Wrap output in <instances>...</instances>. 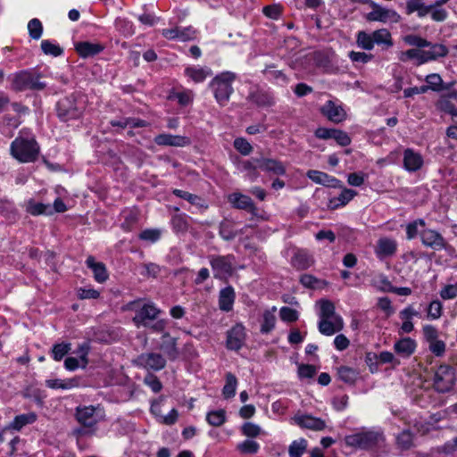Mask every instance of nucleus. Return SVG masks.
<instances>
[{
  "label": "nucleus",
  "mask_w": 457,
  "mask_h": 457,
  "mask_svg": "<svg viewBox=\"0 0 457 457\" xmlns=\"http://www.w3.org/2000/svg\"><path fill=\"white\" fill-rule=\"evenodd\" d=\"M125 309L135 312L132 321L138 328L144 327L153 332L160 333L166 328L167 321L162 319L158 320L161 310L152 303H142L140 300L132 301Z\"/></svg>",
  "instance_id": "f257e3e1"
},
{
  "label": "nucleus",
  "mask_w": 457,
  "mask_h": 457,
  "mask_svg": "<svg viewBox=\"0 0 457 457\" xmlns=\"http://www.w3.org/2000/svg\"><path fill=\"white\" fill-rule=\"evenodd\" d=\"M347 446L355 449L372 451L383 447L386 436L380 428L361 429L345 437Z\"/></svg>",
  "instance_id": "f03ea898"
},
{
  "label": "nucleus",
  "mask_w": 457,
  "mask_h": 457,
  "mask_svg": "<svg viewBox=\"0 0 457 457\" xmlns=\"http://www.w3.org/2000/svg\"><path fill=\"white\" fill-rule=\"evenodd\" d=\"M39 145L35 138L16 137L11 144L10 152L20 162H33L39 154Z\"/></svg>",
  "instance_id": "7ed1b4c3"
},
{
  "label": "nucleus",
  "mask_w": 457,
  "mask_h": 457,
  "mask_svg": "<svg viewBox=\"0 0 457 457\" xmlns=\"http://www.w3.org/2000/svg\"><path fill=\"white\" fill-rule=\"evenodd\" d=\"M85 111V103L71 95L60 99L56 104V112L62 121L79 119Z\"/></svg>",
  "instance_id": "20e7f679"
},
{
  "label": "nucleus",
  "mask_w": 457,
  "mask_h": 457,
  "mask_svg": "<svg viewBox=\"0 0 457 457\" xmlns=\"http://www.w3.org/2000/svg\"><path fill=\"white\" fill-rule=\"evenodd\" d=\"M236 75L232 72L226 71L217 75L210 83V87L213 90L217 102L224 105L226 104L233 93L232 82L235 80Z\"/></svg>",
  "instance_id": "39448f33"
},
{
  "label": "nucleus",
  "mask_w": 457,
  "mask_h": 457,
  "mask_svg": "<svg viewBox=\"0 0 457 457\" xmlns=\"http://www.w3.org/2000/svg\"><path fill=\"white\" fill-rule=\"evenodd\" d=\"M11 88L21 92L25 90H42L46 84L40 81V75L29 71H21L12 75Z\"/></svg>",
  "instance_id": "423d86ee"
},
{
  "label": "nucleus",
  "mask_w": 457,
  "mask_h": 457,
  "mask_svg": "<svg viewBox=\"0 0 457 457\" xmlns=\"http://www.w3.org/2000/svg\"><path fill=\"white\" fill-rule=\"evenodd\" d=\"M101 409L99 406L84 405L78 406L75 409V419L80 426L88 428L89 430L96 431V427L100 421Z\"/></svg>",
  "instance_id": "0eeeda50"
},
{
  "label": "nucleus",
  "mask_w": 457,
  "mask_h": 457,
  "mask_svg": "<svg viewBox=\"0 0 457 457\" xmlns=\"http://www.w3.org/2000/svg\"><path fill=\"white\" fill-rule=\"evenodd\" d=\"M455 383L454 370L448 365H440L434 375V387L439 393L452 390Z\"/></svg>",
  "instance_id": "6e6552de"
},
{
  "label": "nucleus",
  "mask_w": 457,
  "mask_h": 457,
  "mask_svg": "<svg viewBox=\"0 0 457 457\" xmlns=\"http://www.w3.org/2000/svg\"><path fill=\"white\" fill-rule=\"evenodd\" d=\"M369 4L372 11L368 12L365 16L368 21L398 23L401 21L400 14L395 10L383 7L371 0Z\"/></svg>",
  "instance_id": "1a4fd4ad"
},
{
  "label": "nucleus",
  "mask_w": 457,
  "mask_h": 457,
  "mask_svg": "<svg viewBox=\"0 0 457 457\" xmlns=\"http://www.w3.org/2000/svg\"><path fill=\"white\" fill-rule=\"evenodd\" d=\"M234 256L213 255L210 258V264L214 272V278L223 279L232 275Z\"/></svg>",
  "instance_id": "9d476101"
},
{
  "label": "nucleus",
  "mask_w": 457,
  "mask_h": 457,
  "mask_svg": "<svg viewBox=\"0 0 457 457\" xmlns=\"http://www.w3.org/2000/svg\"><path fill=\"white\" fill-rule=\"evenodd\" d=\"M420 237L422 245L433 250L446 249L448 243L437 230L431 228H422L420 232Z\"/></svg>",
  "instance_id": "9b49d317"
},
{
  "label": "nucleus",
  "mask_w": 457,
  "mask_h": 457,
  "mask_svg": "<svg viewBox=\"0 0 457 457\" xmlns=\"http://www.w3.org/2000/svg\"><path fill=\"white\" fill-rule=\"evenodd\" d=\"M137 362L139 366L155 371L162 370L166 365L165 358L157 353H145L137 357Z\"/></svg>",
  "instance_id": "f8f14e48"
},
{
  "label": "nucleus",
  "mask_w": 457,
  "mask_h": 457,
  "mask_svg": "<svg viewBox=\"0 0 457 457\" xmlns=\"http://www.w3.org/2000/svg\"><path fill=\"white\" fill-rule=\"evenodd\" d=\"M246 100L258 106V107H270L275 104L273 96L269 92L258 87L253 88L247 97Z\"/></svg>",
  "instance_id": "ddd939ff"
},
{
  "label": "nucleus",
  "mask_w": 457,
  "mask_h": 457,
  "mask_svg": "<svg viewBox=\"0 0 457 457\" xmlns=\"http://www.w3.org/2000/svg\"><path fill=\"white\" fill-rule=\"evenodd\" d=\"M320 112L334 123H340L346 119L344 108L334 101L328 100L320 108Z\"/></svg>",
  "instance_id": "4468645a"
},
{
  "label": "nucleus",
  "mask_w": 457,
  "mask_h": 457,
  "mask_svg": "<svg viewBox=\"0 0 457 457\" xmlns=\"http://www.w3.org/2000/svg\"><path fill=\"white\" fill-rule=\"evenodd\" d=\"M245 339V327L237 324L227 333V347L229 350H239Z\"/></svg>",
  "instance_id": "2eb2a0df"
},
{
  "label": "nucleus",
  "mask_w": 457,
  "mask_h": 457,
  "mask_svg": "<svg viewBox=\"0 0 457 457\" xmlns=\"http://www.w3.org/2000/svg\"><path fill=\"white\" fill-rule=\"evenodd\" d=\"M293 420L299 427L314 431H321L326 428V422L323 420L308 414H296Z\"/></svg>",
  "instance_id": "dca6fc26"
},
{
  "label": "nucleus",
  "mask_w": 457,
  "mask_h": 457,
  "mask_svg": "<svg viewBox=\"0 0 457 457\" xmlns=\"http://www.w3.org/2000/svg\"><path fill=\"white\" fill-rule=\"evenodd\" d=\"M307 177L316 184L334 188L343 187L339 179L320 170H311L307 172Z\"/></svg>",
  "instance_id": "f3484780"
},
{
  "label": "nucleus",
  "mask_w": 457,
  "mask_h": 457,
  "mask_svg": "<svg viewBox=\"0 0 457 457\" xmlns=\"http://www.w3.org/2000/svg\"><path fill=\"white\" fill-rule=\"evenodd\" d=\"M403 168L409 172H415L423 166V157L418 152L411 148H406L403 151Z\"/></svg>",
  "instance_id": "a211bd4d"
},
{
  "label": "nucleus",
  "mask_w": 457,
  "mask_h": 457,
  "mask_svg": "<svg viewBox=\"0 0 457 457\" xmlns=\"http://www.w3.org/2000/svg\"><path fill=\"white\" fill-rule=\"evenodd\" d=\"M162 342L160 344V350L170 361H174L179 356V349L177 347V338L171 337L170 333L165 332L162 336Z\"/></svg>",
  "instance_id": "6ab92c4d"
},
{
  "label": "nucleus",
  "mask_w": 457,
  "mask_h": 457,
  "mask_svg": "<svg viewBox=\"0 0 457 457\" xmlns=\"http://www.w3.org/2000/svg\"><path fill=\"white\" fill-rule=\"evenodd\" d=\"M319 331L325 336H332L336 332L340 331L344 327L341 317H334L331 319H320L319 322Z\"/></svg>",
  "instance_id": "aec40b11"
},
{
  "label": "nucleus",
  "mask_w": 457,
  "mask_h": 457,
  "mask_svg": "<svg viewBox=\"0 0 457 457\" xmlns=\"http://www.w3.org/2000/svg\"><path fill=\"white\" fill-rule=\"evenodd\" d=\"M154 142L158 145L170 146H186L190 144V139L187 137L175 136L170 134H160L154 137Z\"/></svg>",
  "instance_id": "412c9836"
},
{
  "label": "nucleus",
  "mask_w": 457,
  "mask_h": 457,
  "mask_svg": "<svg viewBox=\"0 0 457 457\" xmlns=\"http://www.w3.org/2000/svg\"><path fill=\"white\" fill-rule=\"evenodd\" d=\"M397 244L394 239L381 237L378 240L375 253L379 259L392 256L396 252Z\"/></svg>",
  "instance_id": "4be33fe9"
},
{
  "label": "nucleus",
  "mask_w": 457,
  "mask_h": 457,
  "mask_svg": "<svg viewBox=\"0 0 457 457\" xmlns=\"http://www.w3.org/2000/svg\"><path fill=\"white\" fill-rule=\"evenodd\" d=\"M228 202L237 209L245 210L250 212H254L256 210L253 200L241 193L230 194L228 195Z\"/></svg>",
  "instance_id": "5701e85b"
},
{
  "label": "nucleus",
  "mask_w": 457,
  "mask_h": 457,
  "mask_svg": "<svg viewBox=\"0 0 457 457\" xmlns=\"http://www.w3.org/2000/svg\"><path fill=\"white\" fill-rule=\"evenodd\" d=\"M86 264L87 268L93 271L94 278L97 282L103 283L106 281L108 278V272L104 263L96 262L95 258L90 255L87 258Z\"/></svg>",
  "instance_id": "b1692460"
},
{
  "label": "nucleus",
  "mask_w": 457,
  "mask_h": 457,
  "mask_svg": "<svg viewBox=\"0 0 457 457\" xmlns=\"http://www.w3.org/2000/svg\"><path fill=\"white\" fill-rule=\"evenodd\" d=\"M259 169L276 175H284L286 173V168L283 163L276 159L260 158Z\"/></svg>",
  "instance_id": "393cba45"
},
{
  "label": "nucleus",
  "mask_w": 457,
  "mask_h": 457,
  "mask_svg": "<svg viewBox=\"0 0 457 457\" xmlns=\"http://www.w3.org/2000/svg\"><path fill=\"white\" fill-rule=\"evenodd\" d=\"M343 190L338 196L329 200L328 207L332 210L346 205L356 195L357 192L346 187H341Z\"/></svg>",
  "instance_id": "a878e982"
},
{
  "label": "nucleus",
  "mask_w": 457,
  "mask_h": 457,
  "mask_svg": "<svg viewBox=\"0 0 457 457\" xmlns=\"http://www.w3.org/2000/svg\"><path fill=\"white\" fill-rule=\"evenodd\" d=\"M236 295L232 287L228 286L220 291L219 307L221 311L229 312L233 308Z\"/></svg>",
  "instance_id": "bb28decb"
},
{
  "label": "nucleus",
  "mask_w": 457,
  "mask_h": 457,
  "mask_svg": "<svg viewBox=\"0 0 457 457\" xmlns=\"http://www.w3.org/2000/svg\"><path fill=\"white\" fill-rule=\"evenodd\" d=\"M76 51L82 58L94 56L104 50V46L100 44L90 42H79L76 45Z\"/></svg>",
  "instance_id": "cd10ccee"
},
{
  "label": "nucleus",
  "mask_w": 457,
  "mask_h": 457,
  "mask_svg": "<svg viewBox=\"0 0 457 457\" xmlns=\"http://www.w3.org/2000/svg\"><path fill=\"white\" fill-rule=\"evenodd\" d=\"M374 46H382L383 48L388 49L394 43L391 33L387 29H379L372 32Z\"/></svg>",
  "instance_id": "c85d7f7f"
},
{
  "label": "nucleus",
  "mask_w": 457,
  "mask_h": 457,
  "mask_svg": "<svg viewBox=\"0 0 457 457\" xmlns=\"http://www.w3.org/2000/svg\"><path fill=\"white\" fill-rule=\"evenodd\" d=\"M185 74L194 82L200 83L212 75V71L207 67L193 66L187 67L185 70Z\"/></svg>",
  "instance_id": "c756f323"
},
{
  "label": "nucleus",
  "mask_w": 457,
  "mask_h": 457,
  "mask_svg": "<svg viewBox=\"0 0 457 457\" xmlns=\"http://www.w3.org/2000/svg\"><path fill=\"white\" fill-rule=\"evenodd\" d=\"M314 261L311 254L305 251H298L292 258V265L297 270H306L313 264Z\"/></svg>",
  "instance_id": "7c9ffc66"
},
{
  "label": "nucleus",
  "mask_w": 457,
  "mask_h": 457,
  "mask_svg": "<svg viewBox=\"0 0 457 457\" xmlns=\"http://www.w3.org/2000/svg\"><path fill=\"white\" fill-rule=\"evenodd\" d=\"M395 351L404 357L411 355L416 348V343L410 337L403 338L395 344Z\"/></svg>",
  "instance_id": "2f4dec72"
},
{
  "label": "nucleus",
  "mask_w": 457,
  "mask_h": 457,
  "mask_svg": "<svg viewBox=\"0 0 457 457\" xmlns=\"http://www.w3.org/2000/svg\"><path fill=\"white\" fill-rule=\"evenodd\" d=\"M427 90L434 92H441L443 90L449 89V85H445L443 79L437 73H431L425 78Z\"/></svg>",
  "instance_id": "473e14b6"
},
{
  "label": "nucleus",
  "mask_w": 457,
  "mask_h": 457,
  "mask_svg": "<svg viewBox=\"0 0 457 457\" xmlns=\"http://www.w3.org/2000/svg\"><path fill=\"white\" fill-rule=\"evenodd\" d=\"M26 212L34 216L41 214L50 215L54 213L50 204L37 203L33 199L27 202Z\"/></svg>",
  "instance_id": "72a5a7b5"
},
{
  "label": "nucleus",
  "mask_w": 457,
  "mask_h": 457,
  "mask_svg": "<svg viewBox=\"0 0 457 457\" xmlns=\"http://www.w3.org/2000/svg\"><path fill=\"white\" fill-rule=\"evenodd\" d=\"M46 386L52 389H71L79 386V379L72 378L69 379H48L46 381Z\"/></svg>",
  "instance_id": "f704fd0d"
},
{
  "label": "nucleus",
  "mask_w": 457,
  "mask_h": 457,
  "mask_svg": "<svg viewBox=\"0 0 457 457\" xmlns=\"http://www.w3.org/2000/svg\"><path fill=\"white\" fill-rule=\"evenodd\" d=\"M260 158H252L241 162V170L246 172V176L251 181H255L259 177L257 169L259 168Z\"/></svg>",
  "instance_id": "c9c22d12"
},
{
  "label": "nucleus",
  "mask_w": 457,
  "mask_h": 457,
  "mask_svg": "<svg viewBox=\"0 0 457 457\" xmlns=\"http://www.w3.org/2000/svg\"><path fill=\"white\" fill-rule=\"evenodd\" d=\"M425 50L427 62L436 60L439 57H445L448 54V48L443 44H432Z\"/></svg>",
  "instance_id": "e433bc0d"
},
{
  "label": "nucleus",
  "mask_w": 457,
  "mask_h": 457,
  "mask_svg": "<svg viewBox=\"0 0 457 457\" xmlns=\"http://www.w3.org/2000/svg\"><path fill=\"white\" fill-rule=\"evenodd\" d=\"M275 312L276 307H273L272 310H266L263 312L262 322L261 325V332L262 334H268L274 328L276 323Z\"/></svg>",
  "instance_id": "4c0bfd02"
},
{
  "label": "nucleus",
  "mask_w": 457,
  "mask_h": 457,
  "mask_svg": "<svg viewBox=\"0 0 457 457\" xmlns=\"http://www.w3.org/2000/svg\"><path fill=\"white\" fill-rule=\"evenodd\" d=\"M414 436L409 429H404L396 436L397 447L402 451H406L413 446Z\"/></svg>",
  "instance_id": "58836bf2"
},
{
  "label": "nucleus",
  "mask_w": 457,
  "mask_h": 457,
  "mask_svg": "<svg viewBox=\"0 0 457 457\" xmlns=\"http://www.w3.org/2000/svg\"><path fill=\"white\" fill-rule=\"evenodd\" d=\"M337 375L340 380L346 384L353 385L359 377V372L353 368L341 366L337 370Z\"/></svg>",
  "instance_id": "ea45409f"
},
{
  "label": "nucleus",
  "mask_w": 457,
  "mask_h": 457,
  "mask_svg": "<svg viewBox=\"0 0 457 457\" xmlns=\"http://www.w3.org/2000/svg\"><path fill=\"white\" fill-rule=\"evenodd\" d=\"M36 420L37 415L33 412L21 414L14 418L9 427L14 430H21L24 426L33 423Z\"/></svg>",
  "instance_id": "a19ab883"
},
{
  "label": "nucleus",
  "mask_w": 457,
  "mask_h": 457,
  "mask_svg": "<svg viewBox=\"0 0 457 457\" xmlns=\"http://www.w3.org/2000/svg\"><path fill=\"white\" fill-rule=\"evenodd\" d=\"M220 236L226 241L233 240L238 232L234 228L232 221L225 220L220 224Z\"/></svg>",
  "instance_id": "79ce46f5"
},
{
  "label": "nucleus",
  "mask_w": 457,
  "mask_h": 457,
  "mask_svg": "<svg viewBox=\"0 0 457 457\" xmlns=\"http://www.w3.org/2000/svg\"><path fill=\"white\" fill-rule=\"evenodd\" d=\"M408 59H416L418 61V64H423L427 62L425 50L421 49H409L405 52H403L400 56V60L405 62Z\"/></svg>",
  "instance_id": "37998d69"
},
{
  "label": "nucleus",
  "mask_w": 457,
  "mask_h": 457,
  "mask_svg": "<svg viewBox=\"0 0 457 457\" xmlns=\"http://www.w3.org/2000/svg\"><path fill=\"white\" fill-rule=\"evenodd\" d=\"M319 304L320 307L319 314L320 319H331L334 317H340L335 313V305L331 301L322 299L319 301Z\"/></svg>",
  "instance_id": "c03bdc74"
},
{
  "label": "nucleus",
  "mask_w": 457,
  "mask_h": 457,
  "mask_svg": "<svg viewBox=\"0 0 457 457\" xmlns=\"http://www.w3.org/2000/svg\"><path fill=\"white\" fill-rule=\"evenodd\" d=\"M206 420L211 426L220 427L226 421V411L221 409L209 411L206 415Z\"/></svg>",
  "instance_id": "a18cd8bd"
},
{
  "label": "nucleus",
  "mask_w": 457,
  "mask_h": 457,
  "mask_svg": "<svg viewBox=\"0 0 457 457\" xmlns=\"http://www.w3.org/2000/svg\"><path fill=\"white\" fill-rule=\"evenodd\" d=\"M237 379L235 375L228 372L226 374V384L222 389V394L225 398H231L236 394Z\"/></svg>",
  "instance_id": "49530a36"
},
{
  "label": "nucleus",
  "mask_w": 457,
  "mask_h": 457,
  "mask_svg": "<svg viewBox=\"0 0 457 457\" xmlns=\"http://www.w3.org/2000/svg\"><path fill=\"white\" fill-rule=\"evenodd\" d=\"M71 349V343L54 344L51 350L52 357L54 361H61Z\"/></svg>",
  "instance_id": "de8ad7c7"
},
{
  "label": "nucleus",
  "mask_w": 457,
  "mask_h": 457,
  "mask_svg": "<svg viewBox=\"0 0 457 457\" xmlns=\"http://www.w3.org/2000/svg\"><path fill=\"white\" fill-rule=\"evenodd\" d=\"M307 449V441L303 438L295 440L289 445L288 453L290 457H302Z\"/></svg>",
  "instance_id": "09e8293b"
},
{
  "label": "nucleus",
  "mask_w": 457,
  "mask_h": 457,
  "mask_svg": "<svg viewBox=\"0 0 457 457\" xmlns=\"http://www.w3.org/2000/svg\"><path fill=\"white\" fill-rule=\"evenodd\" d=\"M141 275L145 277V278H157L161 272L163 270V267L156 264V263H154V262H148V263H144L141 265Z\"/></svg>",
  "instance_id": "8fccbe9b"
},
{
  "label": "nucleus",
  "mask_w": 457,
  "mask_h": 457,
  "mask_svg": "<svg viewBox=\"0 0 457 457\" xmlns=\"http://www.w3.org/2000/svg\"><path fill=\"white\" fill-rule=\"evenodd\" d=\"M426 226V222L423 219L415 220L412 222H410L406 226V237L409 240L415 238L418 235H420V230L419 227L424 228Z\"/></svg>",
  "instance_id": "3c124183"
},
{
  "label": "nucleus",
  "mask_w": 457,
  "mask_h": 457,
  "mask_svg": "<svg viewBox=\"0 0 457 457\" xmlns=\"http://www.w3.org/2000/svg\"><path fill=\"white\" fill-rule=\"evenodd\" d=\"M357 45L364 50H371L374 47L372 33L359 31L356 37Z\"/></svg>",
  "instance_id": "603ef678"
},
{
  "label": "nucleus",
  "mask_w": 457,
  "mask_h": 457,
  "mask_svg": "<svg viewBox=\"0 0 457 457\" xmlns=\"http://www.w3.org/2000/svg\"><path fill=\"white\" fill-rule=\"evenodd\" d=\"M41 49L45 54L54 57L60 56L63 53V49L59 45L46 39L41 42Z\"/></svg>",
  "instance_id": "864d4df0"
},
{
  "label": "nucleus",
  "mask_w": 457,
  "mask_h": 457,
  "mask_svg": "<svg viewBox=\"0 0 457 457\" xmlns=\"http://www.w3.org/2000/svg\"><path fill=\"white\" fill-rule=\"evenodd\" d=\"M237 449L241 453L253 454L259 451L260 445L257 442H255L253 440L247 439V440H245L242 443L238 444L237 446Z\"/></svg>",
  "instance_id": "5fc2aeb1"
},
{
  "label": "nucleus",
  "mask_w": 457,
  "mask_h": 457,
  "mask_svg": "<svg viewBox=\"0 0 457 457\" xmlns=\"http://www.w3.org/2000/svg\"><path fill=\"white\" fill-rule=\"evenodd\" d=\"M121 215L124 219L121 223L122 228L125 230H130L137 221V213L134 211L128 210L124 211Z\"/></svg>",
  "instance_id": "6e6d98bb"
},
{
  "label": "nucleus",
  "mask_w": 457,
  "mask_h": 457,
  "mask_svg": "<svg viewBox=\"0 0 457 457\" xmlns=\"http://www.w3.org/2000/svg\"><path fill=\"white\" fill-rule=\"evenodd\" d=\"M28 29L33 39H39L42 36L43 26L38 19H32L29 21Z\"/></svg>",
  "instance_id": "4d7b16f0"
},
{
  "label": "nucleus",
  "mask_w": 457,
  "mask_h": 457,
  "mask_svg": "<svg viewBox=\"0 0 457 457\" xmlns=\"http://www.w3.org/2000/svg\"><path fill=\"white\" fill-rule=\"evenodd\" d=\"M437 107L445 113L457 117V108L447 98L441 97L437 102Z\"/></svg>",
  "instance_id": "13d9d810"
},
{
  "label": "nucleus",
  "mask_w": 457,
  "mask_h": 457,
  "mask_svg": "<svg viewBox=\"0 0 457 457\" xmlns=\"http://www.w3.org/2000/svg\"><path fill=\"white\" fill-rule=\"evenodd\" d=\"M244 436L247 437H256L262 433V428L252 422H245L241 428Z\"/></svg>",
  "instance_id": "bf43d9fd"
},
{
  "label": "nucleus",
  "mask_w": 457,
  "mask_h": 457,
  "mask_svg": "<svg viewBox=\"0 0 457 457\" xmlns=\"http://www.w3.org/2000/svg\"><path fill=\"white\" fill-rule=\"evenodd\" d=\"M234 147L243 155H248L253 151L251 144L243 137H237L234 140Z\"/></svg>",
  "instance_id": "052dcab7"
},
{
  "label": "nucleus",
  "mask_w": 457,
  "mask_h": 457,
  "mask_svg": "<svg viewBox=\"0 0 457 457\" xmlns=\"http://www.w3.org/2000/svg\"><path fill=\"white\" fill-rule=\"evenodd\" d=\"M89 345L87 343H83L79 345L78 349L75 351V353L78 355L79 360L81 361V368L85 369L88 364L87 355L89 353Z\"/></svg>",
  "instance_id": "680f3d73"
},
{
  "label": "nucleus",
  "mask_w": 457,
  "mask_h": 457,
  "mask_svg": "<svg viewBox=\"0 0 457 457\" xmlns=\"http://www.w3.org/2000/svg\"><path fill=\"white\" fill-rule=\"evenodd\" d=\"M404 42L410 46H417L419 48L428 47L430 42L415 35H408L404 37Z\"/></svg>",
  "instance_id": "e2e57ef3"
},
{
  "label": "nucleus",
  "mask_w": 457,
  "mask_h": 457,
  "mask_svg": "<svg viewBox=\"0 0 457 457\" xmlns=\"http://www.w3.org/2000/svg\"><path fill=\"white\" fill-rule=\"evenodd\" d=\"M144 383L147 385L154 393H159L162 388L160 379L152 373H149L145 377Z\"/></svg>",
  "instance_id": "0e129e2a"
},
{
  "label": "nucleus",
  "mask_w": 457,
  "mask_h": 457,
  "mask_svg": "<svg viewBox=\"0 0 457 457\" xmlns=\"http://www.w3.org/2000/svg\"><path fill=\"white\" fill-rule=\"evenodd\" d=\"M279 316L284 321L293 322L297 320L298 312L290 307H282L279 312Z\"/></svg>",
  "instance_id": "69168bd1"
},
{
  "label": "nucleus",
  "mask_w": 457,
  "mask_h": 457,
  "mask_svg": "<svg viewBox=\"0 0 457 457\" xmlns=\"http://www.w3.org/2000/svg\"><path fill=\"white\" fill-rule=\"evenodd\" d=\"M332 138L341 146H346L351 144V138L348 134L343 130L335 129Z\"/></svg>",
  "instance_id": "338daca9"
},
{
  "label": "nucleus",
  "mask_w": 457,
  "mask_h": 457,
  "mask_svg": "<svg viewBox=\"0 0 457 457\" xmlns=\"http://www.w3.org/2000/svg\"><path fill=\"white\" fill-rule=\"evenodd\" d=\"M442 314V304L439 301H433L428 307V317L436 320Z\"/></svg>",
  "instance_id": "774afa93"
}]
</instances>
